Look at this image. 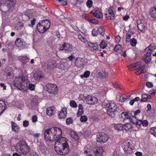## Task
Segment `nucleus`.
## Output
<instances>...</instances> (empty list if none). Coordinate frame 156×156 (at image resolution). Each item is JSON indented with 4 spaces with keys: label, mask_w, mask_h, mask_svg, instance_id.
Listing matches in <instances>:
<instances>
[{
    "label": "nucleus",
    "mask_w": 156,
    "mask_h": 156,
    "mask_svg": "<svg viewBox=\"0 0 156 156\" xmlns=\"http://www.w3.org/2000/svg\"><path fill=\"white\" fill-rule=\"evenodd\" d=\"M16 151L20 154L27 155L30 151V147L24 140H20L15 146Z\"/></svg>",
    "instance_id": "f257e3e1"
},
{
    "label": "nucleus",
    "mask_w": 156,
    "mask_h": 156,
    "mask_svg": "<svg viewBox=\"0 0 156 156\" xmlns=\"http://www.w3.org/2000/svg\"><path fill=\"white\" fill-rule=\"evenodd\" d=\"M28 80L24 76L16 77L14 80V86L19 89L25 90L27 89Z\"/></svg>",
    "instance_id": "f03ea898"
},
{
    "label": "nucleus",
    "mask_w": 156,
    "mask_h": 156,
    "mask_svg": "<svg viewBox=\"0 0 156 156\" xmlns=\"http://www.w3.org/2000/svg\"><path fill=\"white\" fill-rule=\"evenodd\" d=\"M55 149L58 154L62 155L67 154L69 151V146L67 142L55 147Z\"/></svg>",
    "instance_id": "7ed1b4c3"
},
{
    "label": "nucleus",
    "mask_w": 156,
    "mask_h": 156,
    "mask_svg": "<svg viewBox=\"0 0 156 156\" xmlns=\"http://www.w3.org/2000/svg\"><path fill=\"white\" fill-rule=\"evenodd\" d=\"M118 106L114 103H111L110 106L107 109V113L108 115L112 117H114L115 112L117 110Z\"/></svg>",
    "instance_id": "20e7f679"
},
{
    "label": "nucleus",
    "mask_w": 156,
    "mask_h": 156,
    "mask_svg": "<svg viewBox=\"0 0 156 156\" xmlns=\"http://www.w3.org/2000/svg\"><path fill=\"white\" fill-rule=\"evenodd\" d=\"M107 134L104 132L98 133L97 134V141L103 144L107 141L108 139Z\"/></svg>",
    "instance_id": "39448f33"
},
{
    "label": "nucleus",
    "mask_w": 156,
    "mask_h": 156,
    "mask_svg": "<svg viewBox=\"0 0 156 156\" xmlns=\"http://www.w3.org/2000/svg\"><path fill=\"white\" fill-rule=\"evenodd\" d=\"M55 66V62H54L49 61L48 63L45 62L42 64V67L45 72H48Z\"/></svg>",
    "instance_id": "423d86ee"
},
{
    "label": "nucleus",
    "mask_w": 156,
    "mask_h": 156,
    "mask_svg": "<svg viewBox=\"0 0 156 156\" xmlns=\"http://www.w3.org/2000/svg\"><path fill=\"white\" fill-rule=\"evenodd\" d=\"M51 128L45 130L44 132V137L45 139L47 141H55V138L53 136Z\"/></svg>",
    "instance_id": "0eeeda50"
},
{
    "label": "nucleus",
    "mask_w": 156,
    "mask_h": 156,
    "mask_svg": "<svg viewBox=\"0 0 156 156\" xmlns=\"http://www.w3.org/2000/svg\"><path fill=\"white\" fill-rule=\"evenodd\" d=\"M47 91L50 94H57L58 91L57 86L55 84L48 83L46 85Z\"/></svg>",
    "instance_id": "6e6552de"
},
{
    "label": "nucleus",
    "mask_w": 156,
    "mask_h": 156,
    "mask_svg": "<svg viewBox=\"0 0 156 156\" xmlns=\"http://www.w3.org/2000/svg\"><path fill=\"white\" fill-rule=\"evenodd\" d=\"M122 147L124 151L128 154L131 153L133 148V147L130 144V142L128 141L124 142L122 144Z\"/></svg>",
    "instance_id": "1a4fd4ad"
},
{
    "label": "nucleus",
    "mask_w": 156,
    "mask_h": 156,
    "mask_svg": "<svg viewBox=\"0 0 156 156\" xmlns=\"http://www.w3.org/2000/svg\"><path fill=\"white\" fill-rule=\"evenodd\" d=\"M37 148L39 152L43 154L47 153L48 147L43 142H38Z\"/></svg>",
    "instance_id": "9d476101"
},
{
    "label": "nucleus",
    "mask_w": 156,
    "mask_h": 156,
    "mask_svg": "<svg viewBox=\"0 0 156 156\" xmlns=\"http://www.w3.org/2000/svg\"><path fill=\"white\" fill-rule=\"evenodd\" d=\"M94 154L96 156H102L104 153L105 150L102 147H96L93 148Z\"/></svg>",
    "instance_id": "9b49d317"
},
{
    "label": "nucleus",
    "mask_w": 156,
    "mask_h": 156,
    "mask_svg": "<svg viewBox=\"0 0 156 156\" xmlns=\"http://www.w3.org/2000/svg\"><path fill=\"white\" fill-rule=\"evenodd\" d=\"M105 14L106 15V17L108 20H113L115 16L113 7H110L106 12H105Z\"/></svg>",
    "instance_id": "f8f14e48"
},
{
    "label": "nucleus",
    "mask_w": 156,
    "mask_h": 156,
    "mask_svg": "<svg viewBox=\"0 0 156 156\" xmlns=\"http://www.w3.org/2000/svg\"><path fill=\"white\" fill-rule=\"evenodd\" d=\"M72 46L67 43H64L62 46L59 48V50H65V53L71 52Z\"/></svg>",
    "instance_id": "ddd939ff"
},
{
    "label": "nucleus",
    "mask_w": 156,
    "mask_h": 156,
    "mask_svg": "<svg viewBox=\"0 0 156 156\" xmlns=\"http://www.w3.org/2000/svg\"><path fill=\"white\" fill-rule=\"evenodd\" d=\"M44 76V73L42 71L38 70L34 73L33 77L35 80H39L43 78Z\"/></svg>",
    "instance_id": "4468645a"
},
{
    "label": "nucleus",
    "mask_w": 156,
    "mask_h": 156,
    "mask_svg": "<svg viewBox=\"0 0 156 156\" xmlns=\"http://www.w3.org/2000/svg\"><path fill=\"white\" fill-rule=\"evenodd\" d=\"M86 99L87 103L91 105L97 103L98 101L96 97L89 95L87 96Z\"/></svg>",
    "instance_id": "2eb2a0df"
},
{
    "label": "nucleus",
    "mask_w": 156,
    "mask_h": 156,
    "mask_svg": "<svg viewBox=\"0 0 156 156\" xmlns=\"http://www.w3.org/2000/svg\"><path fill=\"white\" fill-rule=\"evenodd\" d=\"M137 23L138 29L140 31H142L146 28V25L144 21L138 20Z\"/></svg>",
    "instance_id": "dca6fc26"
},
{
    "label": "nucleus",
    "mask_w": 156,
    "mask_h": 156,
    "mask_svg": "<svg viewBox=\"0 0 156 156\" xmlns=\"http://www.w3.org/2000/svg\"><path fill=\"white\" fill-rule=\"evenodd\" d=\"M84 59L80 57L76 58L75 62V64L76 66L79 67H81L85 65Z\"/></svg>",
    "instance_id": "f3484780"
},
{
    "label": "nucleus",
    "mask_w": 156,
    "mask_h": 156,
    "mask_svg": "<svg viewBox=\"0 0 156 156\" xmlns=\"http://www.w3.org/2000/svg\"><path fill=\"white\" fill-rule=\"evenodd\" d=\"M67 108L65 107L62 108L58 114V117L60 119H64L66 118L67 115Z\"/></svg>",
    "instance_id": "a211bd4d"
},
{
    "label": "nucleus",
    "mask_w": 156,
    "mask_h": 156,
    "mask_svg": "<svg viewBox=\"0 0 156 156\" xmlns=\"http://www.w3.org/2000/svg\"><path fill=\"white\" fill-rule=\"evenodd\" d=\"M66 138L63 137H59L56 139V141L55 142V147L57 146H59L60 144H62L64 142H66Z\"/></svg>",
    "instance_id": "6ab92c4d"
},
{
    "label": "nucleus",
    "mask_w": 156,
    "mask_h": 156,
    "mask_svg": "<svg viewBox=\"0 0 156 156\" xmlns=\"http://www.w3.org/2000/svg\"><path fill=\"white\" fill-rule=\"evenodd\" d=\"M90 13L98 18H101L103 17L102 13L98 10L94 9L90 12Z\"/></svg>",
    "instance_id": "aec40b11"
},
{
    "label": "nucleus",
    "mask_w": 156,
    "mask_h": 156,
    "mask_svg": "<svg viewBox=\"0 0 156 156\" xmlns=\"http://www.w3.org/2000/svg\"><path fill=\"white\" fill-rule=\"evenodd\" d=\"M153 48L151 45L145 49L144 53L146 57H150L151 55L153 52Z\"/></svg>",
    "instance_id": "412c9836"
},
{
    "label": "nucleus",
    "mask_w": 156,
    "mask_h": 156,
    "mask_svg": "<svg viewBox=\"0 0 156 156\" xmlns=\"http://www.w3.org/2000/svg\"><path fill=\"white\" fill-rule=\"evenodd\" d=\"M42 23H39L37 26V29L38 31L40 33H44L46 31V30L44 27Z\"/></svg>",
    "instance_id": "4be33fe9"
},
{
    "label": "nucleus",
    "mask_w": 156,
    "mask_h": 156,
    "mask_svg": "<svg viewBox=\"0 0 156 156\" xmlns=\"http://www.w3.org/2000/svg\"><path fill=\"white\" fill-rule=\"evenodd\" d=\"M149 13L152 18L156 19V5L150 9Z\"/></svg>",
    "instance_id": "5701e85b"
},
{
    "label": "nucleus",
    "mask_w": 156,
    "mask_h": 156,
    "mask_svg": "<svg viewBox=\"0 0 156 156\" xmlns=\"http://www.w3.org/2000/svg\"><path fill=\"white\" fill-rule=\"evenodd\" d=\"M16 0H6V3H7V6L9 9H11L15 5Z\"/></svg>",
    "instance_id": "b1692460"
},
{
    "label": "nucleus",
    "mask_w": 156,
    "mask_h": 156,
    "mask_svg": "<svg viewBox=\"0 0 156 156\" xmlns=\"http://www.w3.org/2000/svg\"><path fill=\"white\" fill-rule=\"evenodd\" d=\"M11 126L12 130L16 133H18L20 132V127L16 123L13 122H11Z\"/></svg>",
    "instance_id": "393cba45"
},
{
    "label": "nucleus",
    "mask_w": 156,
    "mask_h": 156,
    "mask_svg": "<svg viewBox=\"0 0 156 156\" xmlns=\"http://www.w3.org/2000/svg\"><path fill=\"white\" fill-rule=\"evenodd\" d=\"M47 114L49 116H51L55 112V108L54 107H48L47 108Z\"/></svg>",
    "instance_id": "a878e982"
},
{
    "label": "nucleus",
    "mask_w": 156,
    "mask_h": 156,
    "mask_svg": "<svg viewBox=\"0 0 156 156\" xmlns=\"http://www.w3.org/2000/svg\"><path fill=\"white\" fill-rule=\"evenodd\" d=\"M129 114H128L126 112H122L121 115H119V119L120 121H123L126 119H128V117H129Z\"/></svg>",
    "instance_id": "bb28decb"
},
{
    "label": "nucleus",
    "mask_w": 156,
    "mask_h": 156,
    "mask_svg": "<svg viewBox=\"0 0 156 156\" xmlns=\"http://www.w3.org/2000/svg\"><path fill=\"white\" fill-rule=\"evenodd\" d=\"M137 68L136 69V73L137 74H140L144 73L145 72V70L143 66H140L138 63V66L137 67Z\"/></svg>",
    "instance_id": "cd10ccee"
},
{
    "label": "nucleus",
    "mask_w": 156,
    "mask_h": 156,
    "mask_svg": "<svg viewBox=\"0 0 156 156\" xmlns=\"http://www.w3.org/2000/svg\"><path fill=\"white\" fill-rule=\"evenodd\" d=\"M122 46L120 44H117L114 48V50L117 55L121 54L122 51Z\"/></svg>",
    "instance_id": "c85d7f7f"
},
{
    "label": "nucleus",
    "mask_w": 156,
    "mask_h": 156,
    "mask_svg": "<svg viewBox=\"0 0 156 156\" xmlns=\"http://www.w3.org/2000/svg\"><path fill=\"white\" fill-rule=\"evenodd\" d=\"M87 44L88 46L93 50H96L98 49V46L97 43H94L90 42H87Z\"/></svg>",
    "instance_id": "c756f323"
},
{
    "label": "nucleus",
    "mask_w": 156,
    "mask_h": 156,
    "mask_svg": "<svg viewBox=\"0 0 156 156\" xmlns=\"http://www.w3.org/2000/svg\"><path fill=\"white\" fill-rule=\"evenodd\" d=\"M43 25H44V27L45 28L46 30L49 29L50 26V21L48 20H42L41 22Z\"/></svg>",
    "instance_id": "7c9ffc66"
},
{
    "label": "nucleus",
    "mask_w": 156,
    "mask_h": 156,
    "mask_svg": "<svg viewBox=\"0 0 156 156\" xmlns=\"http://www.w3.org/2000/svg\"><path fill=\"white\" fill-rule=\"evenodd\" d=\"M6 0H0V4H1L0 5V9L1 11L3 12L6 11L4 9L5 7H6V5H4V4L6 3Z\"/></svg>",
    "instance_id": "2f4dec72"
},
{
    "label": "nucleus",
    "mask_w": 156,
    "mask_h": 156,
    "mask_svg": "<svg viewBox=\"0 0 156 156\" xmlns=\"http://www.w3.org/2000/svg\"><path fill=\"white\" fill-rule=\"evenodd\" d=\"M19 59L22 62L25 64L28 62L30 60V59L26 56H20Z\"/></svg>",
    "instance_id": "473e14b6"
},
{
    "label": "nucleus",
    "mask_w": 156,
    "mask_h": 156,
    "mask_svg": "<svg viewBox=\"0 0 156 156\" xmlns=\"http://www.w3.org/2000/svg\"><path fill=\"white\" fill-rule=\"evenodd\" d=\"M79 109L77 114V117H80L82 115L83 112V109L82 105L80 104L78 106Z\"/></svg>",
    "instance_id": "72a5a7b5"
},
{
    "label": "nucleus",
    "mask_w": 156,
    "mask_h": 156,
    "mask_svg": "<svg viewBox=\"0 0 156 156\" xmlns=\"http://www.w3.org/2000/svg\"><path fill=\"white\" fill-rule=\"evenodd\" d=\"M16 45L18 47H22L23 45V41L21 38H17L15 42Z\"/></svg>",
    "instance_id": "f704fd0d"
},
{
    "label": "nucleus",
    "mask_w": 156,
    "mask_h": 156,
    "mask_svg": "<svg viewBox=\"0 0 156 156\" xmlns=\"http://www.w3.org/2000/svg\"><path fill=\"white\" fill-rule=\"evenodd\" d=\"M141 97L142 98L140 100L141 102L147 101L148 99H150L151 98V96L149 95L145 94H143Z\"/></svg>",
    "instance_id": "c9c22d12"
},
{
    "label": "nucleus",
    "mask_w": 156,
    "mask_h": 156,
    "mask_svg": "<svg viewBox=\"0 0 156 156\" xmlns=\"http://www.w3.org/2000/svg\"><path fill=\"white\" fill-rule=\"evenodd\" d=\"M70 135L72 137L75 141L78 140L79 136L77 134L75 131H72L70 132Z\"/></svg>",
    "instance_id": "e433bc0d"
},
{
    "label": "nucleus",
    "mask_w": 156,
    "mask_h": 156,
    "mask_svg": "<svg viewBox=\"0 0 156 156\" xmlns=\"http://www.w3.org/2000/svg\"><path fill=\"white\" fill-rule=\"evenodd\" d=\"M58 128V127H52L51 129H52V132L53 134V136L55 138V141L56 140V139L58 138L57 136V130Z\"/></svg>",
    "instance_id": "4c0bfd02"
},
{
    "label": "nucleus",
    "mask_w": 156,
    "mask_h": 156,
    "mask_svg": "<svg viewBox=\"0 0 156 156\" xmlns=\"http://www.w3.org/2000/svg\"><path fill=\"white\" fill-rule=\"evenodd\" d=\"M132 127V126L130 123H126L125 125H123V131L125 130L127 131L131 129Z\"/></svg>",
    "instance_id": "58836bf2"
},
{
    "label": "nucleus",
    "mask_w": 156,
    "mask_h": 156,
    "mask_svg": "<svg viewBox=\"0 0 156 156\" xmlns=\"http://www.w3.org/2000/svg\"><path fill=\"white\" fill-rule=\"evenodd\" d=\"M111 103L107 100H105L102 103V105L104 108H108L110 106Z\"/></svg>",
    "instance_id": "ea45409f"
},
{
    "label": "nucleus",
    "mask_w": 156,
    "mask_h": 156,
    "mask_svg": "<svg viewBox=\"0 0 156 156\" xmlns=\"http://www.w3.org/2000/svg\"><path fill=\"white\" fill-rule=\"evenodd\" d=\"M114 127L117 130L123 131V124H117L115 125Z\"/></svg>",
    "instance_id": "a19ab883"
},
{
    "label": "nucleus",
    "mask_w": 156,
    "mask_h": 156,
    "mask_svg": "<svg viewBox=\"0 0 156 156\" xmlns=\"http://www.w3.org/2000/svg\"><path fill=\"white\" fill-rule=\"evenodd\" d=\"M99 33L101 35L103 36L104 35L105 32V29L102 26H100L99 27L97 28Z\"/></svg>",
    "instance_id": "79ce46f5"
},
{
    "label": "nucleus",
    "mask_w": 156,
    "mask_h": 156,
    "mask_svg": "<svg viewBox=\"0 0 156 156\" xmlns=\"http://www.w3.org/2000/svg\"><path fill=\"white\" fill-rule=\"evenodd\" d=\"M150 133L156 137V127L151 128L150 130Z\"/></svg>",
    "instance_id": "37998d69"
},
{
    "label": "nucleus",
    "mask_w": 156,
    "mask_h": 156,
    "mask_svg": "<svg viewBox=\"0 0 156 156\" xmlns=\"http://www.w3.org/2000/svg\"><path fill=\"white\" fill-rule=\"evenodd\" d=\"M129 41L130 45L133 46H135L137 44V41L135 38L131 39Z\"/></svg>",
    "instance_id": "c03bdc74"
},
{
    "label": "nucleus",
    "mask_w": 156,
    "mask_h": 156,
    "mask_svg": "<svg viewBox=\"0 0 156 156\" xmlns=\"http://www.w3.org/2000/svg\"><path fill=\"white\" fill-rule=\"evenodd\" d=\"M138 63H135L134 64H132L130 65L129 66H128V67L129 69L130 70L132 69H133L136 67H137L138 66Z\"/></svg>",
    "instance_id": "a18cd8bd"
},
{
    "label": "nucleus",
    "mask_w": 156,
    "mask_h": 156,
    "mask_svg": "<svg viewBox=\"0 0 156 156\" xmlns=\"http://www.w3.org/2000/svg\"><path fill=\"white\" fill-rule=\"evenodd\" d=\"M132 34L131 33L128 32L126 34V42H129L130 41L131 38V36Z\"/></svg>",
    "instance_id": "49530a36"
},
{
    "label": "nucleus",
    "mask_w": 156,
    "mask_h": 156,
    "mask_svg": "<svg viewBox=\"0 0 156 156\" xmlns=\"http://www.w3.org/2000/svg\"><path fill=\"white\" fill-rule=\"evenodd\" d=\"M90 75V72L89 71H86L83 75H80V77L82 78H83L84 77L86 78H87Z\"/></svg>",
    "instance_id": "de8ad7c7"
},
{
    "label": "nucleus",
    "mask_w": 156,
    "mask_h": 156,
    "mask_svg": "<svg viewBox=\"0 0 156 156\" xmlns=\"http://www.w3.org/2000/svg\"><path fill=\"white\" fill-rule=\"evenodd\" d=\"M92 34L93 36H96L99 33L97 28H96L93 30Z\"/></svg>",
    "instance_id": "09e8293b"
},
{
    "label": "nucleus",
    "mask_w": 156,
    "mask_h": 156,
    "mask_svg": "<svg viewBox=\"0 0 156 156\" xmlns=\"http://www.w3.org/2000/svg\"><path fill=\"white\" fill-rule=\"evenodd\" d=\"M130 120V121L134 124L136 123H137L136 122L138 120L136 117L134 115L133 116H132V117L131 118Z\"/></svg>",
    "instance_id": "8fccbe9b"
},
{
    "label": "nucleus",
    "mask_w": 156,
    "mask_h": 156,
    "mask_svg": "<svg viewBox=\"0 0 156 156\" xmlns=\"http://www.w3.org/2000/svg\"><path fill=\"white\" fill-rule=\"evenodd\" d=\"M107 43L104 41H102L100 44V46L101 48H104L107 46Z\"/></svg>",
    "instance_id": "3c124183"
},
{
    "label": "nucleus",
    "mask_w": 156,
    "mask_h": 156,
    "mask_svg": "<svg viewBox=\"0 0 156 156\" xmlns=\"http://www.w3.org/2000/svg\"><path fill=\"white\" fill-rule=\"evenodd\" d=\"M70 105L73 108H76L77 107V105L76 102L74 101H71L70 103Z\"/></svg>",
    "instance_id": "603ef678"
},
{
    "label": "nucleus",
    "mask_w": 156,
    "mask_h": 156,
    "mask_svg": "<svg viewBox=\"0 0 156 156\" xmlns=\"http://www.w3.org/2000/svg\"><path fill=\"white\" fill-rule=\"evenodd\" d=\"M93 2L91 0H87L86 2V5L87 6L88 8H90L92 6Z\"/></svg>",
    "instance_id": "864d4df0"
},
{
    "label": "nucleus",
    "mask_w": 156,
    "mask_h": 156,
    "mask_svg": "<svg viewBox=\"0 0 156 156\" xmlns=\"http://www.w3.org/2000/svg\"><path fill=\"white\" fill-rule=\"evenodd\" d=\"M80 121L82 122H85L87 120V118L86 116H82L80 119Z\"/></svg>",
    "instance_id": "5fc2aeb1"
},
{
    "label": "nucleus",
    "mask_w": 156,
    "mask_h": 156,
    "mask_svg": "<svg viewBox=\"0 0 156 156\" xmlns=\"http://www.w3.org/2000/svg\"><path fill=\"white\" fill-rule=\"evenodd\" d=\"M73 121L72 118H68L66 119V124L69 125L72 123L73 122Z\"/></svg>",
    "instance_id": "6e6d98bb"
},
{
    "label": "nucleus",
    "mask_w": 156,
    "mask_h": 156,
    "mask_svg": "<svg viewBox=\"0 0 156 156\" xmlns=\"http://www.w3.org/2000/svg\"><path fill=\"white\" fill-rule=\"evenodd\" d=\"M99 74L103 78L106 77L108 75V73L106 72L105 70L104 71H103L102 73H100Z\"/></svg>",
    "instance_id": "4d7b16f0"
},
{
    "label": "nucleus",
    "mask_w": 156,
    "mask_h": 156,
    "mask_svg": "<svg viewBox=\"0 0 156 156\" xmlns=\"http://www.w3.org/2000/svg\"><path fill=\"white\" fill-rule=\"evenodd\" d=\"M28 88L30 90H33L35 89V85L32 83H29L28 85Z\"/></svg>",
    "instance_id": "13d9d810"
},
{
    "label": "nucleus",
    "mask_w": 156,
    "mask_h": 156,
    "mask_svg": "<svg viewBox=\"0 0 156 156\" xmlns=\"http://www.w3.org/2000/svg\"><path fill=\"white\" fill-rule=\"evenodd\" d=\"M78 38L81 41L85 42L86 41V39L81 34H79L78 35Z\"/></svg>",
    "instance_id": "bf43d9fd"
},
{
    "label": "nucleus",
    "mask_w": 156,
    "mask_h": 156,
    "mask_svg": "<svg viewBox=\"0 0 156 156\" xmlns=\"http://www.w3.org/2000/svg\"><path fill=\"white\" fill-rule=\"evenodd\" d=\"M57 129V136L58 138L61 135L62 133V131L61 129L58 127V128H56Z\"/></svg>",
    "instance_id": "052dcab7"
},
{
    "label": "nucleus",
    "mask_w": 156,
    "mask_h": 156,
    "mask_svg": "<svg viewBox=\"0 0 156 156\" xmlns=\"http://www.w3.org/2000/svg\"><path fill=\"white\" fill-rule=\"evenodd\" d=\"M90 22L94 24H97L98 23V20L93 19H90Z\"/></svg>",
    "instance_id": "680f3d73"
},
{
    "label": "nucleus",
    "mask_w": 156,
    "mask_h": 156,
    "mask_svg": "<svg viewBox=\"0 0 156 156\" xmlns=\"http://www.w3.org/2000/svg\"><path fill=\"white\" fill-rule=\"evenodd\" d=\"M121 40L120 37L118 35L115 38V41L116 43H118Z\"/></svg>",
    "instance_id": "e2e57ef3"
},
{
    "label": "nucleus",
    "mask_w": 156,
    "mask_h": 156,
    "mask_svg": "<svg viewBox=\"0 0 156 156\" xmlns=\"http://www.w3.org/2000/svg\"><path fill=\"white\" fill-rule=\"evenodd\" d=\"M142 124L143 126H147L148 125V122L146 120L142 121Z\"/></svg>",
    "instance_id": "0e129e2a"
},
{
    "label": "nucleus",
    "mask_w": 156,
    "mask_h": 156,
    "mask_svg": "<svg viewBox=\"0 0 156 156\" xmlns=\"http://www.w3.org/2000/svg\"><path fill=\"white\" fill-rule=\"evenodd\" d=\"M29 122L27 120H25L23 122V125L24 127L27 126L29 125Z\"/></svg>",
    "instance_id": "69168bd1"
},
{
    "label": "nucleus",
    "mask_w": 156,
    "mask_h": 156,
    "mask_svg": "<svg viewBox=\"0 0 156 156\" xmlns=\"http://www.w3.org/2000/svg\"><path fill=\"white\" fill-rule=\"evenodd\" d=\"M113 85L116 88H117L120 89L122 88L120 85L116 83H113Z\"/></svg>",
    "instance_id": "338daca9"
},
{
    "label": "nucleus",
    "mask_w": 156,
    "mask_h": 156,
    "mask_svg": "<svg viewBox=\"0 0 156 156\" xmlns=\"http://www.w3.org/2000/svg\"><path fill=\"white\" fill-rule=\"evenodd\" d=\"M151 60V58L149 57H147L144 59V61L147 63H149Z\"/></svg>",
    "instance_id": "774afa93"
}]
</instances>
